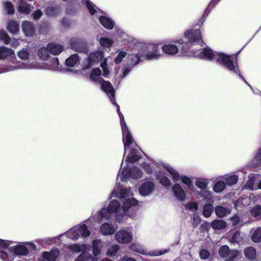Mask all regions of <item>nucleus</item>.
<instances>
[{
	"instance_id": "nucleus-1",
	"label": "nucleus",
	"mask_w": 261,
	"mask_h": 261,
	"mask_svg": "<svg viewBox=\"0 0 261 261\" xmlns=\"http://www.w3.org/2000/svg\"><path fill=\"white\" fill-rule=\"evenodd\" d=\"M101 89L108 95L112 103L117 107V111L119 116L122 133L123 135V142L124 147V155L128 152L126 162V167L120 169L118 177L122 181L126 180L129 177L140 178L142 176V172L138 168L134 167L131 170L129 169V164L135 162L140 158V152L137 149H131L130 145L133 143V139L129 132L124 117L120 111V108L117 104L114 98V90L112 84L108 81H102L100 84Z\"/></svg>"
},
{
	"instance_id": "nucleus-2",
	"label": "nucleus",
	"mask_w": 261,
	"mask_h": 261,
	"mask_svg": "<svg viewBox=\"0 0 261 261\" xmlns=\"http://www.w3.org/2000/svg\"><path fill=\"white\" fill-rule=\"evenodd\" d=\"M194 56L201 59L215 60L217 63L224 65L230 71L238 74L239 76L251 88L250 85L240 73L236 56H228L222 53L213 52L210 48H204L202 50L195 53Z\"/></svg>"
},
{
	"instance_id": "nucleus-3",
	"label": "nucleus",
	"mask_w": 261,
	"mask_h": 261,
	"mask_svg": "<svg viewBox=\"0 0 261 261\" xmlns=\"http://www.w3.org/2000/svg\"><path fill=\"white\" fill-rule=\"evenodd\" d=\"M8 58V64L0 68V73L10 72L19 69H30V68H42L36 63L19 62L17 61L14 51L4 46L0 47V60Z\"/></svg>"
},
{
	"instance_id": "nucleus-4",
	"label": "nucleus",
	"mask_w": 261,
	"mask_h": 261,
	"mask_svg": "<svg viewBox=\"0 0 261 261\" xmlns=\"http://www.w3.org/2000/svg\"><path fill=\"white\" fill-rule=\"evenodd\" d=\"M112 215H114L115 220L117 222H122L124 216L123 215L119 202L116 200H113L110 202L107 210L105 208H102L97 212L95 217L90 218L86 222L88 223V221L94 219L98 223H100L103 219L109 220L110 219Z\"/></svg>"
},
{
	"instance_id": "nucleus-5",
	"label": "nucleus",
	"mask_w": 261,
	"mask_h": 261,
	"mask_svg": "<svg viewBox=\"0 0 261 261\" xmlns=\"http://www.w3.org/2000/svg\"><path fill=\"white\" fill-rule=\"evenodd\" d=\"M10 243L3 240V243L0 245V258L4 261H12L16 255H24L28 253L25 246L17 245L9 247Z\"/></svg>"
},
{
	"instance_id": "nucleus-6",
	"label": "nucleus",
	"mask_w": 261,
	"mask_h": 261,
	"mask_svg": "<svg viewBox=\"0 0 261 261\" xmlns=\"http://www.w3.org/2000/svg\"><path fill=\"white\" fill-rule=\"evenodd\" d=\"M112 196L114 197L125 199L122 207V213L124 216L127 215V212L129 208L138 204V201L132 197L133 194L130 189H127L120 186H117L114 190Z\"/></svg>"
},
{
	"instance_id": "nucleus-7",
	"label": "nucleus",
	"mask_w": 261,
	"mask_h": 261,
	"mask_svg": "<svg viewBox=\"0 0 261 261\" xmlns=\"http://www.w3.org/2000/svg\"><path fill=\"white\" fill-rule=\"evenodd\" d=\"M90 234V232L88 230L87 226L84 223H81L80 225L73 227L65 233L66 237L73 240L78 239L80 236L86 238Z\"/></svg>"
},
{
	"instance_id": "nucleus-8",
	"label": "nucleus",
	"mask_w": 261,
	"mask_h": 261,
	"mask_svg": "<svg viewBox=\"0 0 261 261\" xmlns=\"http://www.w3.org/2000/svg\"><path fill=\"white\" fill-rule=\"evenodd\" d=\"M164 167L170 173L174 181L180 179L190 190H193L194 186L189 177L186 176H180L179 173L169 165H164Z\"/></svg>"
},
{
	"instance_id": "nucleus-9",
	"label": "nucleus",
	"mask_w": 261,
	"mask_h": 261,
	"mask_svg": "<svg viewBox=\"0 0 261 261\" xmlns=\"http://www.w3.org/2000/svg\"><path fill=\"white\" fill-rule=\"evenodd\" d=\"M185 41L182 39L177 40L173 42L165 43L161 46L162 51L169 56H174L177 54L180 48L178 44L182 45Z\"/></svg>"
},
{
	"instance_id": "nucleus-10",
	"label": "nucleus",
	"mask_w": 261,
	"mask_h": 261,
	"mask_svg": "<svg viewBox=\"0 0 261 261\" xmlns=\"http://www.w3.org/2000/svg\"><path fill=\"white\" fill-rule=\"evenodd\" d=\"M146 53L145 57L148 60H157L163 55L159 45L149 44L146 46Z\"/></svg>"
},
{
	"instance_id": "nucleus-11",
	"label": "nucleus",
	"mask_w": 261,
	"mask_h": 261,
	"mask_svg": "<svg viewBox=\"0 0 261 261\" xmlns=\"http://www.w3.org/2000/svg\"><path fill=\"white\" fill-rule=\"evenodd\" d=\"M115 238L120 244L129 243L133 239V231L129 228L120 229L115 233Z\"/></svg>"
},
{
	"instance_id": "nucleus-12",
	"label": "nucleus",
	"mask_w": 261,
	"mask_h": 261,
	"mask_svg": "<svg viewBox=\"0 0 261 261\" xmlns=\"http://www.w3.org/2000/svg\"><path fill=\"white\" fill-rule=\"evenodd\" d=\"M129 249L130 250L135 251L142 254H148L150 256H159L163 255L169 251V249H154L149 252H147L146 250L141 248L138 244H133L129 247Z\"/></svg>"
},
{
	"instance_id": "nucleus-13",
	"label": "nucleus",
	"mask_w": 261,
	"mask_h": 261,
	"mask_svg": "<svg viewBox=\"0 0 261 261\" xmlns=\"http://www.w3.org/2000/svg\"><path fill=\"white\" fill-rule=\"evenodd\" d=\"M154 188L155 185L153 181L146 180L140 186L139 192L142 196H148L152 193Z\"/></svg>"
},
{
	"instance_id": "nucleus-14",
	"label": "nucleus",
	"mask_w": 261,
	"mask_h": 261,
	"mask_svg": "<svg viewBox=\"0 0 261 261\" xmlns=\"http://www.w3.org/2000/svg\"><path fill=\"white\" fill-rule=\"evenodd\" d=\"M185 38L191 43H202L200 30L187 31L185 33Z\"/></svg>"
},
{
	"instance_id": "nucleus-15",
	"label": "nucleus",
	"mask_w": 261,
	"mask_h": 261,
	"mask_svg": "<svg viewBox=\"0 0 261 261\" xmlns=\"http://www.w3.org/2000/svg\"><path fill=\"white\" fill-rule=\"evenodd\" d=\"M104 54L102 51H96L91 53L88 57V63L86 68H89L94 64L100 62Z\"/></svg>"
},
{
	"instance_id": "nucleus-16",
	"label": "nucleus",
	"mask_w": 261,
	"mask_h": 261,
	"mask_svg": "<svg viewBox=\"0 0 261 261\" xmlns=\"http://www.w3.org/2000/svg\"><path fill=\"white\" fill-rule=\"evenodd\" d=\"M71 47L76 51L83 52L86 50V46L85 42L81 39L73 38L70 40Z\"/></svg>"
},
{
	"instance_id": "nucleus-17",
	"label": "nucleus",
	"mask_w": 261,
	"mask_h": 261,
	"mask_svg": "<svg viewBox=\"0 0 261 261\" xmlns=\"http://www.w3.org/2000/svg\"><path fill=\"white\" fill-rule=\"evenodd\" d=\"M32 63H36L37 65H38L39 66L42 67V68H37L39 69H45L47 68L51 70H57L60 68L59 60L58 58L56 57L53 58L51 60L48 61L46 63L47 66H45L43 64H39L35 61L33 62Z\"/></svg>"
},
{
	"instance_id": "nucleus-18",
	"label": "nucleus",
	"mask_w": 261,
	"mask_h": 261,
	"mask_svg": "<svg viewBox=\"0 0 261 261\" xmlns=\"http://www.w3.org/2000/svg\"><path fill=\"white\" fill-rule=\"evenodd\" d=\"M17 7L18 11L24 14H30L34 9L33 6L25 0H19Z\"/></svg>"
},
{
	"instance_id": "nucleus-19",
	"label": "nucleus",
	"mask_w": 261,
	"mask_h": 261,
	"mask_svg": "<svg viewBox=\"0 0 261 261\" xmlns=\"http://www.w3.org/2000/svg\"><path fill=\"white\" fill-rule=\"evenodd\" d=\"M172 190L174 195L180 201H184L186 199V194L182 187L178 184H174L172 187Z\"/></svg>"
},
{
	"instance_id": "nucleus-20",
	"label": "nucleus",
	"mask_w": 261,
	"mask_h": 261,
	"mask_svg": "<svg viewBox=\"0 0 261 261\" xmlns=\"http://www.w3.org/2000/svg\"><path fill=\"white\" fill-rule=\"evenodd\" d=\"M99 231L103 236L111 235L114 233L115 228L113 224L104 223L101 225Z\"/></svg>"
},
{
	"instance_id": "nucleus-21",
	"label": "nucleus",
	"mask_w": 261,
	"mask_h": 261,
	"mask_svg": "<svg viewBox=\"0 0 261 261\" xmlns=\"http://www.w3.org/2000/svg\"><path fill=\"white\" fill-rule=\"evenodd\" d=\"M48 50L53 55H59L63 50V46L61 44L50 43L48 44Z\"/></svg>"
},
{
	"instance_id": "nucleus-22",
	"label": "nucleus",
	"mask_w": 261,
	"mask_h": 261,
	"mask_svg": "<svg viewBox=\"0 0 261 261\" xmlns=\"http://www.w3.org/2000/svg\"><path fill=\"white\" fill-rule=\"evenodd\" d=\"M59 255V252L57 249H54L50 252H43L42 257L47 261H55Z\"/></svg>"
},
{
	"instance_id": "nucleus-23",
	"label": "nucleus",
	"mask_w": 261,
	"mask_h": 261,
	"mask_svg": "<svg viewBox=\"0 0 261 261\" xmlns=\"http://www.w3.org/2000/svg\"><path fill=\"white\" fill-rule=\"evenodd\" d=\"M101 71L99 68H94L92 70L90 78V80L94 82L100 84L103 81L100 77Z\"/></svg>"
},
{
	"instance_id": "nucleus-24",
	"label": "nucleus",
	"mask_w": 261,
	"mask_h": 261,
	"mask_svg": "<svg viewBox=\"0 0 261 261\" xmlns=\"http://www.w3.org/2000/svg\"><path fill=\"white\" fill-rule=\"evenodd\" d=\"M22 31L26 36H31L34 33V25L32 23L24 21L22 24Z\"/></svg>"
},
{
	"instance_id": "nucleus-25",
	"label": "nucleus",
	"mask_w": 261,
	"mask_h": 261,
	"mask_svg": "<svg viewBox=\"0 0 261 261\" xmlns=\"http://www.w3.org/2000/svg\"><path fill=\"white\" fill-rule=\"evenodd\" d=\"M216 215L219 218H223L230 214L231 210L222 206H217L215 208Z\"/></svg>"
},
{
	"instance_id": "nucleus-26",
	"label": "nucleus",
	"mask_w": 261,
	"mask_h": 261,
	"mask_svg": "<svg viewBox=\"0 0 261 261\" xmlns=\"http://www.w3.org/2000/svg\"><path fill=\"white\" fill-rule=\"evenodd\" d=\"M93 254L94 256L100 254L103 246L102 242L99 240H95L92 243Z\"/></svg>"
},
{
	"instance_id": "nucleus-27",
	"label": "nucleus",
	"mask_w": 261,
	"mask_h": 261,
	"mask_svg": "<svg viewBox=\"0 0 261 261\" xmlns=\"http://www.w3.org/2000/svg\"><path fill=\"white\" fill-rule=\"evenodd\" d=\"M75 261H97V259L96 256H92L90 253L84 252L75 259Z\"/></svg>"
},
{
	"instance_id": "nucleus-28",
	"label": "nucleus",
	"mask_w": 261,
	"mask_h": 261,
	"mask_svg": "<svg viewBox=\"0 0 261 261\" xmlns=\"http://www.w3.org/2000/svg\"><path fill=\"white\" fill-rule=\"evenodd\" d=\"M100 23L107 29H112L114 27L113 20L105 16H101L99 18Z\"/></svg>"
},
{
	"instance_id": "nucleus-29",
	"label": "nucleus",
	"mask_w": 261,
	"mask_h": 261,
	"mask_svg": "<svg viewBox=\"0 0 261 261\" xmlns=\"http://www.w3.org/2000/svg\"><path fill=\"white\" fill-rule=\"evenodd\" d=\"M70 250L72 251L74 253H78L80 251L86 252L87 250V246L85 244H74L70 245L68 247Z\"/></svg>"
},
{
	"instance_id": "nucleus-30",
	"label": "nucleus",
	"mask_w": 261,
	"mask_h": 261,
	"mask_svg": "<svg viewBox=\"0 0 261 261\" xmlns=\"http://www.w3.org/2000/svg\"><path fill=\"white\" fill-rule=\"evenodd\" d=\"M128 57L129 60V63L133 65H135L141 61L142 56H141V54L139 53V54L138 53H133L132 54L128 55Z\"/></svg>"
},
{
	"instance_id": "nucleus-31",
	"label": "nucleus",
	"mask_w": 261,
	"mask_h": 261,
	"mask_svg": "<svg viewBox=\"0 0 261 261\" xmlns=\"http://www.w3.org/2000/svg\"><path fill=\"white\" fill-rule=\"evenodd\" d=\"M117 55L114 60L116 64H119L122 61V59L127 55V51L123 49H119L117 50Z\"/></svg>"
},
{
	"instance_id": "nucleus-32",
	"label": "nucleus",
	"mask_w": 261,
	"mask_h": 261,
	"mask_svg": "<svg viewBox=\"0 0 261 261\" xmlns=\"http://www.w3.org/2000/svg\"><path fill=\"white\" fill-rule=\"evenodd\" d=\"M7 30L11 34H16L19 29V24L15 21H10L7 25Z\"/></svg>"
},
{
	"instance_id": "nucleus-33",
	"label": "nucleus",
	"mask_w": 261,
	"mask_h": 261,
	"mask_svg": "<svg viewBox=\"0 0 261 261\" xmlns=\"http://www.w3.org/2000/svg\"><path fill=\"white\" fill-rule=\"evenodd\" d=\"M79 61V57L78 55L74 54L71 56L66 60V64L68 66H74L76 65Z\"/></svg>"
},
{
	"instance_id": "nucleus-34",
	"label": "nucleus",
	"mask_w": 261,
	"mask_h": 261,
	"mask_svg": "<svg viewBox=\"0 0 261 261\" xmlns=\"http://www.w3.org/2000/svg\"><path fill=\"white\" fill-rule=\"evenodd\" d=\"M245 256L249 259H253L256 256V250L252 247H247L244 249Z\"/></svg>"
},
{
	"instance_id": "nucleus-35",
	"label": "nucleus",
	"mask_w": 261,
	"mask_h": 261,
	"mask_svg": "<svg viewBox=\"0 0 261 261\" xmlns=\"http://www.w3.org/2000/svg\"><path fill=\"white\" fill-rule=\"evenodd\" d=\"M241 257V252L236 250H229V252L226 258L227 261H233Z\"/></svg>"
},
{
	"instance_id": "nucleus-36",
	"label": "nucleus",
	"mask_w": 261,
	"mask_h": 261,
	"mask_svg": "<svg viewBox=\"0 0 261 261\" xmlns=\"http://www.w3.org/2000/svg\"><path fill=\"white\" fill-rule=\"evenodd\" d=\"M211 226L215 229H221L226 226V223L222 220H217L213 221Z\"/></svg>"
},
{
	"instance_id": "nucleus-37",
	"label": "nucleus",
	"mask_w": 261,
	"mask_h": 261,
	"mask_svg": "<svg viewBox=\"0 0 261 261\" xmlns=\"http://www.w3.org/2000/svg\"><path fill=\"white\" fill-rule=\"evenodd\" d=\"M99 42L102 47L110 48L112 46L114 41L109 38L102 37L99 39Z\"/></svg>"
},
{
	"instance_id": "nucleus-38",
	"label": "nucleus",
	"mask_w": 261,
	"mask_h": 261,
	"mask_svg": "<svg viewBox=\"0 0 261 261\" xmlns=\"http://www.w3.org/2000/svg\"><path fill=\"white\" fill-rule=\"evenodd\" d=\"M251 240L254 243L261 242V227L257 228L253 232Z\"/></svg>"
},
{
	"instance_id": "nucleus-39",
	"label": "nucleus",
	"mask_w": 261,
	"mask_h": 261,
	"mask_svg": "<svg viewBox=\"0 0 261 261\" xmlns=\"http://www.w3.org/2000/svg\"><path fill=\"white\" fill-rule=\"evenodd\" d=\"M226 183L228 185H232L237 183L238 178L235 175H226L223 177Z\"/></svg>"
},
{
	"instance_id": "nucleus-40",
	"label": "nucleus",
	"mask_w": 261,
	"mask_h": 261,
	"mask_svg": "<svg viewBox=\"0 0 261 261\" xmlns=\"http://www.w3.org/2000/svg\"><path fill=\"white\" fill-rule=\"evenodd\" d=\"M214 206L212 204H206L203 207V215L205 217H209L213 211Z\"/></svg>"
},
{
	"instance_id": "nucleus-41",
	"label": "nucleus",
	"mask_w": 261,
	"mask_h": 261,
	"mask_svg": "<svg viewBox=\"0 0 261 261\" xmlns=\"http://www.w3.org/2000/svg\"><path fill=\"white\" fill-rule=\"evenodd\" d=\"M49 53L47 45L46 48L42 47L38 50V56L42 60H46L49 57Z\"/></svg>"
},
{
	"instance_id": "nucleus-42",
	"label": "nucleus",
	"mask_w": 261,
	"mask_h": 261,
	"mask_svg": "<svg viewBox=\"0 0 261 261\" xmlns=\"http://www.w3.org/2000/svg\"><path fill=\"white\" fill-rule=\"evenodd\" d=\"M157 177L159 180L160 182L164 186L169 187L170 186V181L167 177L164 175H158Z\"/></svg>"
},
{
	"instance_id": "nucleus-43",
	"label": "nucleus",
	"mask_w": 261,
	"mask_h": 261,
	"mask_svg": "<svg viewBox=\"0 0 261 261\" xmlns=\"http://www.w3.org/2000/svg\"><path fill=\"white\" fill-rule=\"evenodd\" d=\"M229 248L227 245L221 246L219 249V254L223 258H227L229 252Z\"/></svg>"
},
{
	"instance_id": "nucleus-44",
	"label": "nucleus",
	"mask_w": 261,
	"mask_h": 261,
	"mask_svg": "<svg viewBox=\"0 0 261 261\" xmlns=\"http://www.w3.org/2000/svg\"><path fill=\"white\" fill-rule=\"evenodd\" d=\"M225 187V184L223 181H218L215 184L214 187V191L217 193H220L222 192Z\"/></svg>"
},
{
	"instance_id": "nucleus-45",
	"label": "nucleus",
	"mask_w": 261,
	"mask_h": 261,
	"mask_svg": "<svg viewBox=\"0 0 261 261\" xmlns=\"http://www.w3.org/2000/svg\"><path fill=\"white\" fill-rule=\"evenodd\" d=\"M196 186L200 189L205 190L207 186V182L204 179H198L196 182Z\"/></svg>"
},
{
	"instance_id": "nucleus-46",
	"label": "nucleus",
	"mask_w": 261,
	"mask_h": 261,
	"mask_svg": "<svg viewBox=\"0 0 261 261\" xmlns=\"http://www.w3.org/2000/svg\"><path fill=\"white\" fill-rule=\"evenodd\" d=\"M4 7L5 10L7 11L8 14L13 13L14 11V7L12 3L10 2H6L4 3Z\"/></svg>"
},
{
	"instance_id": "nucleus-47",
	"label": "nucleus",
	"mask_w": 261,
	"mask_h": 261,
	"mask_svg": "<svg viewBox=\"0 0 261 261\" xmlns=\"http://www.w3.org/2000/svg\"><path fill=\"white\" fill-rule=\"evenodd\" d=\"M250 213L254 217L259 216L261 214V206L259 205H255L252 207Z\"/></svg>"
},
{
	"instance_id": "nucleus-48",
	"label": "nucleus",
	"mask_w": 261,
	"mask_h": 261,
	"mask_svg": "<svg viewBox=\"0 0 261 261\" xmlns=\"http://www.w3.org/2000/svg\"><path fill=\"white\" fill-rule=\"evenodd\" d=\"M84 1L90 14L92 15H94V13L97 12L96 10L95 9V6L88 0H84Z\"/></svg>"
},
{
	"instance_id": "nucleus-49",
	"label": "nucleus",
	"mask_w": 261,
	"mask_h": 261,
	"mask_svg": "<svg viewBox=\"0 0 261 261\" xmlns=\"http://www.w3.org/2000/svg\"><path fill=\"white\" fill-rule=\"evenodd\" d=\"M0 40H3L6 44L10 42V38L4 30H0Z\"/></svg>"
},
{
	"instance_id": "nucleus-50",
	"label": "nucleus",
	"mask_w": 261,
	"mask_h": 261,
	"mask_svg": "<svg viewBox=\"0 0 261 261\" xmlns=\"http://www.w3.org/2000/svg\"><path fill=\"white\" fill-rule=\"evenodd\" d=\"M230 220L234 226H241L245 223L238 216H233Z\"/></svg>"
},
{
	"instance_id": "nucleus-51",
	"label": "nucleus",
	"mask_w": 261,
	"mask_h": 261,
	"mask_svg": "<svg viewBox=\"0 0 261 261\" xmlns=\"http://www.w3.org/2000/svg\"><path fill=\"white\" fill-rule=\"evenodd\" d=\"M18 57L21 60H27L29 57V53L24 49H23L17 53Z\"/></svg>"
},
{
	"instance_id": "nucleus-52",
	"label": "nucleus",
	"mask_w": 261,
	"mask_h": 261,
	"mask_svg": "<svg viewBox=\"0 0 261 261\" xmlns=\"http://www.w3.org/2000/svg\"><path fill=\"white\" fill-rule=\"evenodd\" d=\"M198 206L196 202H191L185 205V208L187 210L194 212L197 210Z\"/></svg>"
},
{
	"instance_id": "nucleus-53",
	"label": "nucleus",
	"mask_w": 261,
	"mask_h": 261,
	"mask_svg": "<svg viewBox=\"0 0 261 261\" xmlns=\"http://www.w3.org/2000/svg\"><path fill=\"white\" fill-rule=\"evenodd\" d=\"M119 248V246L117 245L113 246L111 248L107 250V255L108 256H113L115 255L118 251Z\"/></svg>"
},
{
	"instance_id": "nucleus-54",
	"label": "nucleus",
	"mask_w": 261,
	"mask_h": 261,
	"mask_svg": "<svg viewBox=\"0 0 261 261\" xmlns=\"http://www.w3.org/2000/svg\"><path fill=\"white\" fill-rule=\"evenodd\" d=\"M255 181V178L252 176L249 177V179L246 184V187L250 190H254L256 188L254 186V182Z\"/></svg>"
},
{
	"instance_id": "nucleus-55",
	"label": "nucleus",
	"mask_w": 261,
	"mask_h": 261,
	"mask_svg": "<svg viewBox=\"0 0 261 261\" xmlns=\"http://www.w3.org/2000/svg\"><path fill=\"white\" fill-rule=\"evenodd\" d=\"M58 9L54 7H49L46 9V13L48 15H54L57 14Z\"/></svg>"
},
{
	"instance_id": "nucleus-56",
	"label": "nucleus",
	"mask_w": 261,
	"mask_h": 261,
	"mask_svg": "<svg viewBox=\"0 0 261 261\" xmlns=\"http://www.w3.org/2000/svg\"><path fill=\"white\" fill-rule=\"evenodd\" d=\"M199 255L201 259H206L209 257L210 254L206 250L203 249L200 252Z\"/></svg>"
},
{
	"instance_id": "nucleus-57",
	"label": "nucleus",
	"mask_w": 261,
	"mask_h": 261,
	"mask_svg": "<svg viewBox=\"0 0 261 261\" xmlns=\"http://www.w3.org/2000/svg\"><path fill=\"white\" fill-rule=\"evenodd\" d=\"M101 67L103 69V75L104 76H107L109 74V70L107 69V64L105 62L101 64Z\"/></svg>"
},
{
	"instance_id": "nucleus-58",
	"label": "nucleus",
	"mask_w": 261,
	"mask_h": 261,
	"mask_svg": "<svg viewBox=\"0 0 261 261\" xmlns=\"http://www.w3.org/2000/svg\"><path fill=\"white\" fill-rule=\"evenodd\" d=\"M142 166H143V168L145 170V171L146 172V173L149 174L151 173L152 172V169L150 166L146 163H144Z\"/></svg>"
},
{
	"instance_id": "nucleus-59",
	"label": "nucleus",
	"mask_w": 261,
	"mask_h": 261,
	"mask_svg": "<svg viewBox=\"0 0 261 261\" xmlns=\"http://www.w3.org/2000/svg\"><path fill=\"white\" fill-rule=\"evenodd\" d=\"M240 240V233L239 232H236L232 236V241L233 242H239Z\"/></svg>"
},
{
	"instance_id": "nucleus-60",
	"label": "nucleus",
	"mask_w": 261,
	"mask_h": 261,
	"mask_svg": "<svg viewBox=\"0 0 261 261\" xmlns=\"http://www.w3.org/2000/svg\"><path fill=\"white\" fill-rule=\"evenodd\" d=\"M42 15V12L39 10L36 11L34 12V13L33 14L34 18L35 19H39L41 17Z\"/></svg>"
},
{
	"instance_id": "nucleus-61",
	"label": "nucleus",
	"mask_w": 261,
	"mask_h": 261,
	"mask_svg": "<svg viewBox=\"0 0 261 261\" xmlns=\"http://www.w3.org/2000/svg\"><path fill=\"white\" fill-rule=\"evenodd\" d=\"M130 70L131 68L130 67H125L124 71H123L122 77H124L125 76H126L127 75V74L130 71Z\"/></svg>"
},
{
	"instance_id": "nucleus-62",
	"label": "nucleus",
	"mask_w": 261,
	"mask_h": 261,
	"mask_svg": "<svg viewBox=\"0 0 261 261\" xmlns=\"http://www.w3.org/2000/svg\"><path fill=\"white\" fill-rule=\"evenodd\" d=\"M20 44L19 40H13L11 42V46L13 47L16 48Z\"/></svg>"
},
{
	"instance_id": "nucleus-63",
	"label": "nucleus",
	"mask_w": 261,
	"mask_h": 261,
	"mask_svg": "<svg viewBox=\"0 0 261 261\" xmlns=\"http://www.w3.org/2000/svg\"><path fill=\"white\" fill-rule=\"evenodd\" d=\"M121 261H136L135 259L129 257L127 258H123Z\"/></svg>"
},
{
	"instance_id": "nucleus-64",
	"label": "nucleus",
	"mask_w": 261,
	"mask_h": 261,
	"mask_svg": "<svg viewBox=\"0 0 261 261\" xmlns=\"http://www.w3.org/2000/svg\"><path fill=\"white\" fill-rule=\"evenodd\" d=\"M203 192L204 194H205V196L208 197L207 198L210 199L211 197L210 193L207 191H204Z\"/></svg>"
}]
</instances>
